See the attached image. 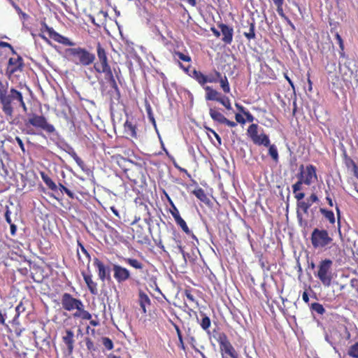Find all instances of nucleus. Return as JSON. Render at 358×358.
<instances>
[{
  "instance_id": "f257e3e1",
  "label": "nucleus",
  "mask_w": 358,
  "mask_h": 358,
  "mask_svg": "<svg viewBox=\"0 0 358 358\" xmlns=\"http://www.w3.org/2000/svg\"><path fill=\"white\" fill-rule=\"evenodd\" d=\"M61 303L62 308L66 311L72 312L76 310V312L73 313V317L75 319L90 320L92 318L90 313L85 309L83 301L73 297L69 293L66 292L62 295Z\"/></svg>"
},
{
  "instance_id": "f03ea898",
  "label": "nucleus",
  "mask_w": 358,
  "mask_h": 358,
  "mask_svg": "<svg viewBox=\"0 0 358 358\" xmlns=\"http://www.w3.org/2000/svg\"><path fill=\"white\" fill-rule=\"evenodd\" d=\"M259 125L257 124H252L247 130V135L251 139L252 143L257 145H264L268 148V155L275 162L279 161V155L276 146L271 145L269 137L267 134L262 132L258 134Z\"/></svg>"
},
{
  "instance_id": "7ed1b4c3",
  "label": "nucleus",
  "mask_w": 358,
  "mask_h": 358,
  "mask_svg": "<svg viewBox=\"0 0 358 358\" xmlns=\"http://www.w3.org/2000/svg\"><path fill=\"white\" fill-rule=\"evenodd\" d=\"M66 54L69 60L77 66H90L96 59L95 55L93 52L82 47L68 48Z\"/></svg>"
},
{
  "instance_id": "20e7f679",
  "label": "nucleus",
  "mask_w": 358,
  "mask_h": 358,
  "mask_svg": "<svg viewBox=\"0 0 358 358\" xmlns=\"http://www.w3.org/2000/svg\"><path fill=\"white\" fill-rule=\"evenodd\" d=\"M333 261L330 259H322L317 265V271L315 277L326 287L331 286L334 275L332 271Z\"/></svg>"
},
{
  "instance_id": "39448f33",
  "label": "nucleus",
  "mask_w": 358,
  "mask_h": 358,
  "mask_svg": "<svg viewBox=\"0 0 358 358\" xmlns=\"http://www.w3.org/2000/svg\"><path fill=\"white\" fill-rule=\"evenodd\" d=\"M333 238L327 230L315 228L310 235V242L315 249H323L329 247L333 243Z\"/></svg>"
},
{
  "instance_id": "423d86ee",
  "label": "nucleus",
  "mask_w": 358,
  "mask_h": 358,
  "mask_svg": "<svg viewBox=\"0 0 358 358\" xmlns=\"http://www.w3.org/2000/svg\"><path fill=\"white\" fill-rule=\"evenodd\" d=\"M213 336L219 344L222 357H224V355H227L230 358H238V353L230 343L225 333L216 332Z\"/></svg>"
},
{
  "instance_id": "0eeeda50",
  "label": "nucleus",
  "mask_w": 358,
  "mask_h": 358,
  "mask_svg": "<svg viewBox=\"0 0 358 358\" xmlns=\"http://www.w3.org/2000/svg\"><path fill=\"white\" fill-rule=\"evenodd\" d=\"M298 179L301 180L308 186L317 180V169L313 164H308L306 167L301 164L299 166Z\"/></svg>"
},
{
  "instance_id": "6e6552de",
  "label": "nucleus",
  "mask_w": 358,
  "mask_h": 358,
  "mask_svg": "<svg viewBox=\"0 0 358 358\" xmlns=\"http://www.w3.org/2000/svg\"><path fill=\"white\" fill-rule=\"evenodd\" d=\"M28 124H31L36 128H40L48 134H52L55 131V127L52 124L48 123L47 119L43 115L33 114L28 119L27 122H26V126H28Z\"/></svg>"
},
{
  "instance_id": "1a4fd4ad",
  "label": "nucleus",
  "mask_w": 358,
  "mask_h": 358,
  "mask_svg": "<svg viewBox=\"0 0 358 358\" xmlns=\"http://www.w3.org/2000/svg\"><path fill=\"white\" fill-rule=\"evenodd\" d=\"M96 54L98 61L93 63L94 71L101 74V71L110 67L108 62V58L106 49L102 46L100 43L96 45Z\"/></svg>"
},
{
  "instance_id": "9d476101",
  "label": "nucleus",
  "mask_w": 358,
  "mask_h": 358,
  "mask_svg": "<svg viewBox=\"0 0 358 358\" xmlns=\"http://www.w3.org/2000/svg\"><path fill=\"white\" fill-rule=\"evenodd\" d=\"M17 57H10L6 69V76L10 78L17 72H22L24 63L23 58L17 53Z\"/></svg>"
},
{
  "instance_id": "9b49d317",
  "label": "nucleus",
  "mask_w": 358,
  "mask_h": 358,
  "mask_svg": "<svg viewBox=\"0 0 358 358\" xmlns=\"http://www.w3.org/2000/svg\"><path fill=\"white\" fill-rule=\"evenodd\" d=\"M101 73L104 74L105 79L110 84V86L114 90L117 94L120 96V92L116 80L120 81V76L121 74L120 69L119 68H117V70L115 68L112 69L111 67H109L101 71Z\"/></svg>"
},
{
  "instance_id": "f8f14e48",
  "label": "nucleus",
  "mask_w": 358,
  "mask_h": 358,
  "mask_svg": "<svg viewBox=\"0 0 358 358\" xmlns=\"http://www.w3.org/2000/svg\"><path fill=\"white\" fill-rule=\"evenodd\" d=\"M111 269L113 273V278L118 285H122L131 278L130 271L120 264H113Z\"/></svg>"
},
{
  "instance_id": "ddd939ff",
  "label": "nucleus",
  "mask_w": 358,
  "mask_h": 358,
  "mask_svg": "<svg viewBox=\"0 0 358 358\" xmlns=\"http://www.w3.org/2000/svg\"><path fill=\"white\" fill-rule=\"evenodd\" d=\"M94 266L96 267L99 278L101 281L105 282L106 280H110V268L106 265L97 257L94 259Z\"/></svg>"
},
{
  "instance_id": "4468645a",
  "label": "nucleus",
  "mask_w": 358,
  "mask_h": 358,
  "mask_svg": "<svg viewBox=\"0 0 358 358\" xmlns=\"http://www.w3.org/2000/svg\"><path fill=\"white\" fill-rule=\"evenodd\" d=\"M43 29L48 32L49 37L55 41L64 45L73 46L74 43L71 41L67 37H65L54 30L53 28L48 27L45 23L43 24Z\"/></svg>"
},
{
  "instance_id": "2eb2a0df",
  "label": "nucleus",
  "mask_w": 358,
  "mask_h": 358,
  "mask_svg": "<svg viewBox=\"0 0 358 358\" xmlns=\"http://www.w3.org/2000/svg\"><path fill=\"white\" fill-rule=\"evenodd\" d=\"M217 27L220 29L221 34L222 35V41L225 45H230L233 41L234 36V29L232 27H230L224 23H220L217 24Z\"/></svg>"
},
{
  "instance_id": "dca6fc26",
  "label": "nucleus",
  "mask_w": 358,
  "mask_h": 358,
  "mask_svg": "<svg viewBox=\"0 0 358 358\" xmlns=\"http://www.w3.org/2000/svg\"><path fill=\"white\" fill-rule=\"evenodd\" d=\"M114 157L116 159L118 166L124 173H127V171H130L133 166H136L140 169L141 168V165H139L138 163L134 162L133 161L129 160L121 155H117Z\"/></svg>"
},
{
  "instance_id": "f3484780",
  "label": "nucleus",
  "mask_w": 358,
  "mask_h": 358,
  "mask_svg": "<svg viewBox=\"0 0 358 358\" xmlns=\"http://www.w3.org/2000/svg\"><path fill=\"white\" fill-rule=\"evenodd\" d=\"M62 339L66 346L69 354H72L75 343L73 331L71 329H66L62 335Z\"/></svg>"
},
{
  "instance_id": "a211bd4d",
  "label": "nucleus",
  "mask_w": 358,
  "mask_h": 358,
  "mask_svg": "<svg viewBox=\"0 0 358 358\" xmlns=\"http://www.w3.org/2000/svg\"><path fill=\"white\" fill-rule=\"evenodd\" d=\"M81 274L90 292L93 295H96L98 294L97 283L93 280L91 273H87L85 271H82Z\"/></svg>"
},
{
  "instance_id": "6ab92c4d",
  "label": "nucleus",
  "mask_w": 358,
  "mask_h": 358,
  "mask_svg": "<svg viewBox=\"0 0 358 358\" xmlns=\"http://www.w3.org/2000/svg\"><path fill=\"white\" fill-rule=\"evenodd\" d=\"M246 24V26L243 25V28L245 29L243 33V35L248 41L255 39L256 38L255 20L253 19L247 20Z\"/></svg>"
},
{
  "instance_id": "aec40b11",
  "label": "nucleus",
  "mask_w": 358,
  "mask_h": 358,
  "mask_svg": "<svg viewBox=\"0 0 358 358\" xmlns=\"http://www.w3.org/2000/svg\"><path fill=\"white\" fill-rule=\"evenodd\" d=\"M206 91L205 98L206 101H218L220 96H221L220 93L217 90L213 89L210 86L203 87Z\"/></svg>"
},
{
  "instance_id": "412c9836",
  "label": "nucleus",
  "mask_w": 358,
  "mask_h": 358,
  "mask_svg": "<svg viewBox=\"0 0 358 358\" xmlns=\"http://www.w3.org/2000/svg\"><path fill=\"white\" fill-rule=\"evenodd\" d=\"M136 129V124H133L132 122L128 120L124 124V131L131 138H137Z\"/></svg>"
},
{
  "instance_id": "4be33fe9",
  "label": "nucleus",
  "mask_w": 358,
  "mask_h": 358,
  "mask_svg": "<svg viewBox=\"0 0 358 358\" xmlns=\"http://www.w3.org/2000/svg\"><path fill=\"white\" fill-rule=\"evenodd\" d=\"M138 302L143 313H146V306L150 305V299L148 294L141 290L138 292Z\"/></svg>"
},
{
  "instance_id": "5701e85b",
  "label": "nucleus",
  "mask_w": 358,
  "mask_h": 358,
  "mask_svg": "<svg viewBox=\"0 0 358 358\" xmlns=\"http://www.w3.org/2000/svg\"><path fill=\"white\" fill-rule=\"evenodd\" d=\"M189 76L203 87L207 83L206 76L200 71L194 69L191 73H189Z\"/></svg>"
},
{
  "instance_id": "b1692460",
  "label": "nucleus",
  "mask_w": 358,
  "mask_h": 358,
  "mask_svg": "<svg viewBox=\"0 0 358 358\" xmlns=\"http://www.w3.org/2000/svg\"><path fill=\"white\" fill-rule=\"evenodd\" d=\"M174 220L177 225L179 226L187 235H190L192 238L197 240L196 236L189 229L186 222L181 217V216Z\"/></svg>"
},
{
  "instance_id": "393cba45",
  "label": "nucleus",
  "mask_w": 358,
  "mask_h": 358,
  "mask_svg": "<svg viewBox=\"0 0 358 358\" xmlns=\"http://www.w3.org/2000/svg\"><path fill=\"white\" fill-rule=\"evenodd\" d=\"M192 194L201 202L204 203L206 205H209L210 203V200L207 196L204 190L201 187H198L192 191Z\"/></svg>"
},
{
  "instance_id": "a878e982",
  "label": "nucleus",
  "mask_w": 358,
  "mask_h": 358,
  "mask_svg": "<svg viewBox=\"0 0 358 358\" xmlns=\"http://www.w3.org/2000/svg\"><path fill=\"white\" fill-rule=\"evenodd\" d=\"M209 115L214 122L219 124H223L226 119L225 116L215 108H210Z\"/></svg>"
},
{
  "instance_id": "bb28decb",
  "label": "nucleus",
  "mask_w": 358,
  "mask_h": 358,
  "mask_svg": "<svg viewBox=\"0 0 358 358\" xmlns=\"http://www.w3.org/2000/svg\"><path fill=\"white\" fill-rule=\"evenodd\" d=\"M134 236H136L138 242L141 244H145L149 241L148 235L143 231V227L140 225L137 226Z\"/></svg>"
},
{
  "instance_id": "cd10ccee",
  "label": "nucleus",
  "mask_w": 358,
  "mask_h": 358,
  "mask_svg": "<svg viewBox=\"0 0 358 358\" xmlns=\"http://www.w3.org/2000/svg\"><path fill=\"white\" fill-rule=\"evenodd\" d=\"M41 177L46 186L52 191L57 189V186L55 182L43 171L40 173Z\"/></svg>"
},
{
  "instance_id": "c85d7f7f",
  "label": "nucleus",
  "mask_w": 358,
  "mask_h": 358,
  "mask_svg": "<svg viewBox=\"0 0 358 358\" xmlns=\"http://www.w3.org/2000/svg\"><path fill=\"white\" fill-rule=\"evenodd\" d=\"M200 315L202 317L201 320L199 322L201 329L206 332H209V328L211 325L210 317L203 312H201Z\"/></svg>"
},
{
  "instance_id": "c756f323",
  "label": "nucleus",
  "mask_w": 358,
  "mask_h": 358,
  "mask_svg": "<svg viewBox=\"0 0 358 358\" xmlns=\"http://www.w3.org/2000/svg\"><path fill=\"white\" fill-rule=\"evenodd\" d=\"M124 262L129 266L138 270H143L144 264L139 260L134 258H125Z\"/></svg>"
},
{
  "instance_id": "7c9ffc66",
  "label": "nucleus",
  "mask_w": 358,
  "mask_h": 358,
  "mask_svg": "<svg viewBox=\"0 0 358 358\" xmlns=\"http://www.w3.org/2000/svg\"><path fill=\"white\" fill-rule=\"evenodd\" d=\"M78 245L80 248L81 252L85 256V259L82 260L81 257H80V250H79V249H78L77 250V255L78 257V259L82 261L83 263L85 261L87 262V263H90V259H91L90 255L89 252H87V250H86V248H85V246L82 244V243L79 240H78Z\"/></svg>"
},
{
  "instance_id": "2f4dec72",
  "label": "nucleus",
  "mask_w": 358,
  "mask_h": 358,
  "mask_svg": "<svg viewBox=\"0 0 358 358\" xmlns=\"http://www.w3.org/2000/svg\"><path fill=\"white\" fill-rule=\"evenodd\" d=\"M320 212L327 220L330 224H334L336 222L335 215L332 210H327L324 208H320Z\"/></svg>"
},
{
  "instance_id": "473e14b6",
  "label": "nucleus",
  "mask_w": 358,
  "mask_h": 358,
  "mask_svg": "<svg viewBox=\"0 0 358 358\" xmlns=\"http://www.w3.org/2000/svg\"><path fill=\"white\" fill-rule=\"evenodd\" d=\"M165 194H166V196L168 199L169 204L171 205V208L169 210L170 213L172 215L174 220H176V218L180 217L179 210L177 208V207L176 206V205L174 204V203L173 202V201L171 200V199L170 198V196H169V194H166V192H165Z\"/></svg>"
},
{
  "instance_id": "72a5a7b5",
  "label": "nucleus",
  "mask_w": 358,
  "mask_h": 358,
  "mask_svg": "<svg viewBox=\"0 0 358 358\" xmlns=\"http://www.w3.org/2000/svg\"><path fill=\"white\" fill-rule=\"evenodd\" d=\"M218 82H220V87L224 93L228 94L230 92L231 90L229 83L226 76H222L221 74V77L219 78Z\"/></svg>"
},
{
  "instance_id": "f704fd0d",
  "label": "nucleus",
  "mask_w": 358,
  "mask_h": 358,
  "mask_svg": "<svg viewBox=\"0 0 358 358\" xmlns=\"http://www.w3.org/2000/svg\"><path fill=\"white\" fill-rule=\"evenodd\" d=\"M296 206H297L298 209H301L306 214L308 213V209L310 207L308 206V204H306L305 203L304 201L297 202ZM297 217L299 221L302 220V216H301V213H299V210H297Z\"/></svg>"
},
{
  "instance_id": "c9c22d12",
  "label": "nucleus",
  "mask_w": 358,
  "mask_h": 358,
  "mask_svg": "<svg viewBox=\"0 0 358 358\" xmlns=\"http://www.w3.org/2000/svg\"><path fill=\"white\" fill-rule=\"evenodd\" d=\"M347 354L351 358H358V341L349 346Z\"/></svg>"
},
{
  "instance_id": "e433bc0d",
  "label": "nucleus",
  "mask_w": 358,
  "mask_h": 358,
  "mask_svg": "<svg viewBox=\"0 0 358 358\" xmlns=\"http://www.w3.org/2000/svg\"><path fill=\"white\" fill-rule=\"evenodd\" d=\"M282 5L283 4H280V6L279 5H276V6H277V12H278V15L281 17H282L285 20H286V22L288 23V24H289L293 29H294V25L292 22V21L284 13V11H283V9H282Z\"/></svg>"
},
{
  "instance_id": "4c0bfd02",
  "label": "nucleus",
  "mask_w": 358,
  "mask_h": 358,
  "mask_svg": "<svg viewBox=\"0 0 358 358\" xmlns=\"http://www.w3.org/2000/svg\"><path fill=\"white\" fill-rule=\"evenodd\" d=\"M221 77V73L214 70L213 74L206 76L207 83H216L218 82L219 78Z\"/></svg>"
},
{
  "instance_id": "58836bf2",
  "label": "nucleus",
  "mask_w": 358,
  "mask_h": 358,
  "mask_svg": "<svg viewBox=\"0 0 358 358\" xmlns=\"http://www.w3.org/2000/svg\"><path fill=\"white\" fill-rule=\"evenodd\" d=\"M310 309L320 315H323L325 313V309L323 306L317 302L313 303Z\"/></svg>"
},
{
  "instance_id": "ea45409f",
  "label": "nucleus",
  "mask_w": 358,
  "mask_h": 358,
  "mask_svg": "<svg viewBox=\"0 0 358 358\" xmlns=\"http://www.w3.org/2000/svg\"><path fill=\"white\" fill-rule=\"evenodd\" d=\"M203 127L206 130L208 137L210 138L209 134L213 135L217 141L218 145H220L222 144V139L221 137L216 133V131L205 124L203 125Z\"/></svg>"
},
{
  "instance_id": "a19ab883",
  "label": "nucleus",
  "mask_w": 358,
  "mask_h": 358,
  "mask_svg": "<svg viewBox=\"0 0 358 358\" xmlns=\"http://www.w3.org/2000/svg\"><path fill=\"white\" fill-rule=\"evenodd\" d=\"M217 102L220 103L227 110L232 108L230 99L226 96H220Z\"/></svg>"
},
{
  "instance_id": "79ce46f5",
  "label": "nucleus",
  "mask_w": 358,
  "mask_h": 358,
  "mask_svg": "<svg viewBox=\"0 0 358 358\" xmlns=\"http://www.w3.org/2000/svg\"><path fill=\"white\" fill-rule=\"evenodd\" d=\"M340 334L345 341H349L351 338V334L346 326H343L340 329Z\"/></svg>"
},
{
  "instance_id": "37998d69",
  "label": "nucleus",
  "mask_w": 358,
  "mask_h": 358,
  "mask_svg": "<svg viewBox=\"0 0 358 358\" xmlns=\"http://www.w3.org/2000/svg\"><path fill=\"white\" fill-rule=\"evenodd\" d=\"M173 55L177 56L180 60L183 62H190L192 61V58L190 56L185 55L179 51H175Z\"/></svg>"
},
{
  "instance_id": "c03bdc74",
  "label": "nucleus",
  "mask_w": 358,
  "mask_h": 358,
  "mask_svg": "<svg viewBox=\"0 0 358 358\" xmlns=\"http://www.w3.org/2000/svg\"><path fill=\"white\" fill-rule=\"evenodd\" d=\"M102 343L104 345V347L108 350H110L113 348V343L112 340L108 337L102 338Z\"/></svg>"
},
{
  "instance_id": "a18cd8bd",
  "label": "nucleus",
  "mask_w": 358,
  "mask_h": 358,
  "mask_svg": "<svg viewBox=\"0 0 358 358\" xmlns=\"http://www.w3.org/2000/svg\"><path fill=\"white\" fill-rule=\"evenodd\" d=\"M335 38H336V40L339 45V48L341 49V55L343 56L344 55V43H343V41L342 39V37L341 36V35L338 34V33H336L335 34Z\"/></svg>"
},
{
  "instance_id": "49530a36",
  "label": "nucleus",
  "mask_w": 358,
  "mask_h": 358,
  "mask_svg": "<svg viewBox=\"0 0 358 358\" xmlns=\"http://www.w3.org/2000/svg\"><path fill=\"white\" fill-rule=\"evenodd\" d=\"M59 189L62 192H65L69 198H75V194L70 189H69L67 187L63 185L62 183H59Z\"/></svg>"
},
{
  "instance_id": "de8ad7c7",
  "label": "nucleus",
  "mask_w": 358,
  "mask_h": 358,
  "mask_svg": "<svg viewBox=\"0 0 358 358\" xmlns=\"http://www.w3.org/2000/svg\"><path fill=\"white\" fill-rule=\"evenodd\" d=\"M85 345L87 347V349L90 352H94L96 351V348L94 346V342L92 341V339L89 337L85 338Z\"/></svg>"
},
{
  "instance_id": "09e8293b",
  "label": "nucleus",
  "mask_w": 358,
  "mask_h": 358,
  "mask_svg": "<svg viewBox=\"0 0 358 358\" xmlns=\"http://www.w3.org/2000/svg\"><path fill=\"white\" fill-rule=\"evenodd\" d=\"M71 156L73 157V159L75 160V162H76V164L80 167V168H83L85 164H84V162L82 160V159L75 152H73L71 154Z\"/></svg>"
},
{
  "instance_id": "8fccbe9b",
  "label": "nucleus",
  "mask_w": 358,
  "mask_h": 358,
  "mask_svg": "<svg viewBox=\"0 0 358 358\" xmlns=\"http://www.w3.org/2000/svg\"><path fill=\"white\" fill-rule=\"evenodd\" d=\"M184 294L187 297V299H188L189 301L198 304V302L196 301L195 297L192 294L191 290L187 289H185Z\"/></svg>"
},
{
  "instance_id": "3c124183",
  "label": "nucleus",
  "mask_w": 358,
  "mask_h": 358,
  "mask_svg": "<svg viewBox=\"0 0 358 358\" xmlns=\"http://www.w3.org/2000/svg\"><path fill=\"white\" fill-rule=\"evenodd\" d=\"M8 48L10 52H12L13 55H17V52L15 50V49L13 48V47L12 46L11 44L7 43V42H4V41H0V48Z\"/></svg>"
},
{
  "instance_id": "603ef678",
  "label": "nucleus",
  "mask_w": 358,
  "mask_h": 358,
  "mask_svg": "<svg viewBox=\"0 0 358 358\" xmlns=\"http://www.w3.org/2000/svg\"><path fill=\"white\" fill-rule=\"evenodd\" d=\"M304 184L303 182L299 179L297 182H296L294 185H292V190L293 193H296L301 189L302 185Z\"/></svg>"
},
{
  "instance_id": "864d4df0",
  "label": "nucleus",
  "mask_w": 358,
  "mask_h": 358,
  "mask_svg": "<svg viewBox=\"0 0 358 358\" xmlns=\"http://www.w3.org/2000/svg\"><path fill=\"white\" fill-rule=\"evenodd\" d=\"M25 308L22 303V302H20V303L15 308V318L18 317L21 313L24 312Z\"/></svg>"
},
{
  "instance_id": "5fc2aeb1",
  "label": "nucleus",
  "mask_w": 358,
  "mask_h": 358,
  "mask_svg": "<svg viewBox=\"0 0 358 358\" xmlns=\"http://www.w3.org/2000/svg\"><path fill=\"white\" fill-rule=\"evenodd\" d=\"M345 164L348 169H351L355 164H356L355 161L349 157H345Z\"/></svg>"
},
{
  "instance_id": "6e6d98bb",
  "label": "nucleus",
  "mask_w": 358,
  "mask_h": 358,
  "mask_svg": "<svg viewBox=\"0 0 358 358\" xmlns=\"http://www.w3.org/2000/svg\"><path fill=\"white\" fill-rule=\"evenodd\" d=\"M10 210L9 209V208L8 206H6V210L5 212V219H6V221L10 224H12V221H11V218H10Z\"/></svg>"
},
{
  "instance_id": "4d7b16f0",
  "label": "nucleus",
  "mask_w": 358,
  "mask_h": 358,
  "mask_svg": "<svg viewBox=\"0 0 358 358\" xmlns=\"http://www.w3.org/2000/svg\"><path fill=\"white\" fill-rule=\"evenodd\" d=\"M18 106L19 107H22L24 112H26L27 110V107L26 103H25V102L24 101L23 95H22L21 99L18 102L17 107Z\"/></svg>"
},
{
  "instance_id": "13d9d810",
  "label": "nucleus",
  "mask_w": 358,
  "mask_h": 358,
  "mask_svg": "<svg viewBox=\"0 0 358 358\" xmlns=\"http://www.w3.org/2000/svg\"><path fill=\"white\" fill-rule=\"evenodd\" d=\"M236 121L240 124H244L245 123V120L240 113H236L235 115Z\"/></svg>"
},
{
  "instance_id": "bf43d9fd",
  "label": "nucleus",
  "mask_w": 358,
  "mask_h": 358,
  "mask_svg": "<svg viewBox=\"0 0 358 358\" xmlns=\"http://www.w3.org/2000/svg\"><path fill=\"white\" fill-rule=\"evenodd\" d=\"M294 194V197L297 200V202L302 201L301 200L304 198L305 194L303 192H297Z\"/></svg>"
},
{
  "instance_id": "052dcab7",
  "label": "nucleus",
  "mask_w": 358,
  "mask_h": 358,
  "mask_svg": "<svg viewBox=\"0 0 358 358\" xmlns=\"http://www.w3.org/2000/svg\"><path fill=\"white\" fill-rule=\"evenodd\" d=\"M243 115L245 116L247 121L250 122H252L254 121L255 117L249 111L247 110L246 112H244Z\"/></svg>"
},
{
  "instance_id": "680f3d73",
  "label": "nucleus",
  "mask_w": 358,
  "mask_h": 358,
  "mask_svg": "<svg viewBox=\"0 0 358 358\" xmlns=\"http://www.w3.org/2000/svg\"><path fill=\"white\" fill-rule=\"evenodd\" d=\"M223 124H226L230 127H235L237 125V124L235 122L231 121V120H228L227 117H226L225 120L224 121Z\"/></svg>"
},
{
  "instance_id": "e2e57ef3",
  "label": "nucleus",
  "mask_w": 358,
  "mask_h": 358,
  "mask_svg": "<svg viewBox=\"0 0 358 358\" xmlns=\"http://www.w3.org/2000/svg\"><path fill=\"white\" fill-rule=\"evenodd\" d=\"M325 193H326V194H327L326 200H327V201L328 204H329L330 206H334V203H333L332 199L330 197L329 190L326 189V190H325Z\"/></svg>"
},
{
  "instance_id": "0e129e2a",
  "label": "nucleus",
  "mask_w": 358,
  "mask_h": 358,
  "mask_svg": "<svg viewBox=\"0 0 358 358\" xmlns=\"http://www.w3.org/2000/svg\"><path fill=\"white\" fill-rule=\"evenodd\" d=\"M15 141L17 143L20 148H21V150L22 151H24V145L22 140L20 137L17 136V137H15Z\"/></svg>"
},
{
  "instance_id": "69168bd1",
  "label": "nucleus",
  "mask_w": 358,
  "mask_h": 358,
  "mask_svg": "<svg viewBox=\"0 0 358 358\" xmlns=\"http://www.w3.org/2000/svg\"><path fill=\"white\" fill-rule=\"evenodd\" d=\"M308 199L313 203L319 201L317 196L315 194H314V193L311 194V195L308 197Z\"/></svg>"
},
{
  "instance_id": "338daca9",
  "label": "nucleus",
  "mask_w": 358,
  "mask_h": 358,
  "mask_svg": "<svg viewBox=\"0 0 358 358\" xmlns=\"http://www.w3.org/2000/svg\"><path fill=\"white\" fill-rule=\"evenodd\" d=\"M10 234L14 236H15L16 234V231H17V226L12 223V224H10Z\"/></svg>"
},
{
  "instance_id": "774afa93",
  "label": "nucleus",
  "mask_w": 358,
  "mask_h": 358,
  "mask_svg": "<svg viewBox=\"0 0 358 358\" xmlns=\"http://www.w3.org/2000/svg\"><path fill=\"white\" fill-rule=\"evenodd\" d=\"M351 169L354 173V176L358 178V166L357 165V164H355Z\"/></svg>"
}]
</instances>
